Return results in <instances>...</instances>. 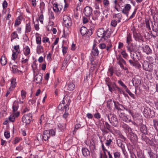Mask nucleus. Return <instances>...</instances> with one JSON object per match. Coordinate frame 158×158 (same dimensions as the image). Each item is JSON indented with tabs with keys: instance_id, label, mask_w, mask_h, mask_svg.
Returning a JSON list of instances; mask_svg holds the SVG:
<instances>
[{
	"instance_id": "nucleus-1",
	"label": "nucleus",
	"mask_w": 158,
	"mask_h": 158,
	"mask_svg": "<svg viewBox=\"0 0 158 158\" xmlns=\"http://www.w3.org/2000/svg\"><path fill=\"white\" fill-rule=\"evenodd\" d=\"M97 33L98 37L102 38H104V40H106L110 38L111 35L110 32L108 29L105 31L102 28L98 29Z\"/></svg>"
},
{
	"instance_id": "nucleus-62",
	"label": "nucleus",
	"mask_w": 158,
	"mask_h": 158,
	"mask_svg": "<svg viewBox=\"0 0 158 158\" xmlns=\"http://www.w3.org/2000/svg\"><path fill=\"white\" fill-rule=\"evenodd\" d=\"M118 83L121 85L122 87H123L124 88L125 87H126V86L125 85V84L121 80H119L118 81Z\"/></svg>"
},
{
	"instance_id": "nucleus-56",
	"label": "nucleus",
	"mask_w": 158,
	"mask_h": 158,
	"mask_svg": "<svg viewBox=\"0 0 158 158\" xmlns=\"http://www.w3.org/2000/svg\"><path fill=\"white\" fill-rule=\"evenodd\" d=\"M121 54L123 55V57L124 58L126 59L127 56V54L126 52L124 51H123L121 52Z\"/></svg>"
},
{
	"instance_id": "nucleus-63",
	"label": "nucleus",
	"mask_w": 158,
	"mask_h": 158,
	"mask_svg": "<svg viewBox=\"0 0 158 158\" xmlns=\"http://www.w3.org/2000/svg\"><path fill=\"white\" fill-rule=\"evenodd\" d=\"M26 92L23 90H22L21 91V96L23 99L24 98L26 97Z\"/></svg>"
},
{
	"instance_id": "nucleus-10",
	"label": "nucleus",
	"mask_w": 158,
	"mask_h": 158,
	"mask_svg": "<svg viewBox=\"0 0 158 158\" xmlns=\"http://www.w3.org/2000/svg\"><path fill=\"white\" fill-rule=\"evenodd\" d=\"M131 8V6L130 4H127L125 5L124 8L122 10V12L128 17L129 11Z\"/></svg>"
},
{
	"instance_id": "nucleus-11",
	"label": "nucleus",
	"mask_w": 158,
	"mask_h": 158,
	"mask_svg": "<svg viewBox=\"0 0 158 158\" xmlns=\"http://www.w3.org/2000/svg\"><path fill=\"white\" fill-rule=\"evenodd\" d=\"M109 43L108 44H107V45L106 44L104 43H102L100 44L99 45V47L101 49H103L105 48H106V50L107 51H108L110 50V48L112 47V44L111 43L110 40H108Z\"/></svg>"
},
{
	"instance_id": "nucleus-3",
	"label": "nucleus",
	"mask_w": 158,
	"mask_h": 158,
	"mask_svg": "<svg viewBox=\"0 0 158 158\" xmlns=\"http://www.w3.org/2000/svg\"><path fill=\"white\" fill-rule=\"evenodd\" d=\"M65 96L62 101V102L60 103L58 106V109L59 110H62L63 111H66L69 110V105L70 104V102H69V99L68 101V102L66 105H64L65 100L66 99Z\"/></svg>"
},
{
	"instance_id": "nucleus-57",
	"label": "nucleus",
	"mask_w": 158,
	"mask_h": 158,
	"mask_svg": "<svg viewBox=\"0 0 158 158\" xmlns=\"http://www.w3.org/2000/svg\"><path fill=\"white\" fill-rule=\"evenodd\" d=\"M145 23L146 27L148 28L149 30H150L151 28L150 26L149 20H146L145 21Z\"/></svg>"
},
{
	"instance_id": "nucleus-48",
	"label": "nucleus",
	"mask_w": 158,
	"mask_h": 158,
	"mask_svg": "<svg viewBox=\"0 0 158 158\" xmlns=\"http://www.w3.org/2000/svg\"><path fill=\"white\" fill-rule=\"evenodd\" d=\"M114 158H120L121 156L120 153L119 152L116 151L114 153Z\"/></svg>"
},
{
	"instance_id": "nucleus-6",
	"label": "nucleus",
	"mask_w": 158,
	"mask_h": 158,
	"mask_svg": "<svg viewBox=\"0 0 158 158\" xmlns=\"http://www.w3.org/2000/svg\"><path fill=\"white\" fill-rule=\"evenodd\" d=\"M32 116L31 113L24 114L22 118L23 122L26 124H29L32 120Z\"/></svg>"
},
{
	"instance_id": "nucleus-20",
	"label": "nucleus",
	"mask_w": 158,
	"mask_h": 158,
	"mask_svg": "<svg viewBox=\"0 0 158 158\" xmlns=\"http://www.w3.org/2000/svg\"><path fill=\"white\" fill-rule=\"evenodd\" d=\"M140 130L142 133L145 135L147 134L148 133L147 127L145 125H142L140 126Z\"/></svg>"
},
{
	"instance_id": "nucleus-17",
	"label": "nucleus",
	"mask_w": 158,
	"mask_h": 158,
	"mask_svg": "<svg viewBox=\"0 0 158 158\" xmlns=\"http://www.w3.org/2000/svg\"><path fill=\"white\" fill-rule=\"evenodd\" d=\"M117 143L118 146L121 148L123 152H124V150H125V143L120 139H118L117 140Z\"/></svg>"
},
{
	"instance_id": "nucleus-53",
	"label": "nucleus",
	"mask_w": 158,
	"mask_h": 158,
	"mask_svg": "<svg viewBox=\"0 0 158 158\" xmlns=\"http://www.w3.org/2000/svg\"><path fill=\"white\" fill-rule=\"evenodd\" d=\"M100 129L104 135L105 134H107L109 133L108 131L106 130L105 127H104L103 128H101Z\"/></svg>"
},
{
	"instance_id": "nucleus-51",
	"label": "nucleus",
	"mask_w": 158,
	"mask_h": 158,
	"mask_svg": "<svg viewBox=\"0 0 158 158\" xmlns=\"http://www.w3.org/2000/svg\"><path fill=\"white\" fill-rule=\"evenodd\" d=\"M137 156L138 158H144V155L141 152H137Z\"/></svg>"
},
{
	"instance_id": "nucleus-14",
	"label": "nucleus",
	"mask_w": 158,
	"mask_h": 158,
	"mask_svg": "<svg viewBox=\"0 0 158 158\" xmlns=\"http://www.w3.org/2000/svg\"><path fill=\"white\" fill-rule=\"evenodd\" d=\"M93 10L89 6H86L84 9V13L86 16H89L92 13Z\"/></svg>"
},
{
	"instance_id": "nucleus-16",
	"label": "nucleus",
	"mask_w": 158,
	"mask_h": 158,
	"mask_svg": "<svg viewBox=\"0 0 158 158\" xmlns=\"http://www.w3.org/2000/svg\"><path fill=\"white\" fill-rule=\"evenodd\" d=\"M115 102L114 101H112L111 99L108 100L107 102V107L110 110H112L114 108Z\"/></svg>"
},
{
	"instance_id": "nucleus-15",
	"label": "nucleus",
	"mask_w": 158,
	"mask_h": 158,
	"mask_svg": "<svg viewBox=\"0 0 158 158\" xmlns=\"http://www.w3.org/2000/svg\"><path fill=\"white\" fill-rule=\"evenodd\" d=\"M133 35L135 40L139 41H143V37L140 33H135Z\"/></svg>"
},
{
	"instance_id": "nucleus-46",
	"label": "nucleus",
	"mask_w": 158,
	"mask_h": 158,
	"mask_svg": "<svg viewBox=\"0 0 158 158\" xmlns=\"http://www.w3.org/2000/svg\"><path fill=\"white\" fill-rule=\"evenodd\" d=\"M129 62L130 64L133 66L135 67L138 66V62L137 61H135L134 60L133 61L131 60H129Z\"/></svg>"
},
{
	"instance_id": "nucleus-23",
	"label": "nucleus",
	"mask_w": 158,
	"mask_h": 158,
	"mask_svg": "<svg viewBox=\"0 0 158 158\" xmlns=\"http://www.w3.org/2000/svg\"><path fill=\"white\" fill-rule=\"evenodd\" d=\"M19 114V112H17L15 113H14V114H11L10 115V117H9V120L12 122H14L15 120V116L16 117H18Z\"/></svg>"
},
{
	"instance_id": "nucleus-40",
	"label": "nucleus",
	"mask_w": 158,
	"mask_h": 158,
	"mask_svg": "<svg viewBox=\"0 0 158 158\" xmlns=\"http://www.w3.org/2000/svg\"><path fill=\"white\" fill-rule=\"evenodd\" d=\"M24 55L26 56L30 54V49L28 46H26L24 48Z\"/></svg>"
},
{
	"instance_id": "nucleus-12",
	"label": "nucleus",
	"mask_w": 158,
	"mask_h": 158,
	"mask_svg": "<svg viewBox=\"0 0 158 158\" xmlns=\"http://www.w3.org/2000/svg\"><path fill=\"white\" fill-rule=\"evenodd\" d=\"M127 47L128 51L131 52L135 51L136 46L132 43H130L128 44Z\"/></svg>"
},
{
	"instance_id": "nucleus-29",
	"label": "nucleus",
	"mask_w": 158,
	"mask_h": 158,
	"mask_svg": "<svg viewBox=\"0 0 158 158\" xmlns=\"http://www.w3.org/2000/svg\"><path fill=\"white\" fill-rule=\"evenodd\" d=\"M36 52L38 54L44 52V49L43 47L40 45H38L37 47Z\"/></svg>"
},
{
	"instance_id": "nucleus-9",
	"label": "nucleus",
	"mask_w": 158,
	"mask_h": 158,
	"mask_svg": "<svg viewBox=\"0 0 158 158\" xmlns=\"http://www.w3.org/2000/svg\"><path fill=\"white\" fill-rule=\"evenodd\" d=\"M131 56L134 61L137 62L139 60L141 57L140 53L137 51L134 52L132 54V53H131Z\"/></svg>"
},
{
	"instance_id": "nucleus-4",
	"label": "nucleus",
	"mask_w": 158,
	"mask_h": 158,
	"mask_svg": "<svg viewBox=\"0 0 158 158\" xmlns=\"http://www.w3.org/2000/svg\"><path fill=\"white\" fill-rule=\"evenodd\" d=\"M55 135V132L53 130H46L43 132L42 139L46 141L48 139L50 136Z\"/></svg>"
},
{
	"instance_id": "nucleus-43",
	"label": "nucleus",
	"mask_w": 158,
	"mask_h": 158,
	"mask_svg": "<svg viewBox=\"0 0 158 158\" xmlns=\"http://www.w3.org/2000/svg\"><path fill=\"white\" fill-rule=\"evenodd\" d=\"M104 127H105V128L107 129L111 133L113 131L111 129V126L107 122H105V126Z\"/></svg>"
},
{
	"instance_id": "nucleus-22",
	"label": "nucleus",
	"mask_w": 158,
	"mask_h": 158,
	"mask_svg": "<svg viewBox=\"0 0 158 158\" xmlns=\"http://www.w3.org/2000/svg\"><path fill=\"white\" fill-rule=\"evenodd\" d=\"M122 127L125 130L126 133L130 132L131 131V129L127 125L123 123L122 125Z\"/></svg>"
},
{
	"instance_id": "nucleus-26",
	"label": "nucleus",
	"mask_w": 158,
	"mask_h": 158,
	"mask_svg": "<svg viewBox=\"0 0 158 158\" xmlns=\"http://www.w3.org/2000/svg\"><path fill=\"white\" fill-rule=\"evenodd\" d=\"M94 15L92 17V19L95 20L98 19L99 17L100 14V12L99 10H96L94 11Z\"/></svg>"
},
{
	"instance_id": "nucleus-54",
	"label": "nucleus",
	"mask_w": 158,
	"mask_h": 158,
	"mask_svg": "<svg viewBox=\"0 0 158 158\" xmlns=\"http://www.w3.org/2000/svg\"><path fill=\"white\" fill-rule=\"evenodd\" d=\"M44 114L41 115L40 116V124H41V123L42 122H44Z\"/></svg>"
},
{
	"instance_id": "nucleus-39",
	"label": "nucleus",
	"mask_w": 158,
	"mask_h": 158,
	"mask_svg": "<svg viewBox=\"0 0 158 158\" xmlns=\"http://www.w3.org/2000/svg\"><path fill=\"white\" fill-rule=\"evenodd\" d=\"M15 81L16 80L14 78H13L11 80V85L10 87V89H11V90L14 89L15 87V84H16Z\"/></svg>"
},
{
	"instance_id": "nucleus-49",
	"label": "nucleus",
	"mask_w": 158,
	"mask_h": 158,
	"mask_svg": "<svg viewBox=\"0 0 158 158\" xmlns=\"http://www.w3.org/2000/svg\"><path fill=\"white\" fill-rule=\"evenodd\" d=\"M141 139L143 140L144 141L146 142H148L149 140L148 138L144 134V135H142Z\"/></svg>"
},
{
	"instance_id": "nucleus-47",
	"label": "nucleus",
	"mask_w": 158,
	"mask_h": 158,
	"mask_svg": "<svg viewBox=\"0 0 158 158\" xmlns=\"http://www.w3.org/2000/svg\"><path fill=\"white\" fill-rule=\"evenodd\" d=\"M13 53L12 54V60H15L17 58V56L19 53L15 52L14 51H12Z\"/></svg>"
},
{
	"instance_id": "nucleus-32",
	"label": "nucleus",
	"mask_w": 158,
	"mask_h": 158,
	"mask_svg": "<svg viewBox=\"0 0 158 158\" xmlns=\"http://www.w3.org/2000/svg\"><path fill=\"white\" fill-rule=\"evenodd\" d=\"M75 87V85L71 82H69L68 84V89L69 90H72L74 89Z\"/></svg>"
},
{
	"instance_id": "nucleus-44",
	"label": "nucleus",
	"mask_w": 158,
	"mask_h": 158,
	"mask_svg": "<svg viewBox=\"0 0 158 158\" xmlns=\"http://www.w3.org/2000/svg\"><path fill=\"white\" fill-rule=\"evenodd\" d=\"M53 10L55 12H57L58 11H60L61 10V8H60H60L59 7V6L57 4H54V7H53Z\"/></svg>"
},
{
	"instance_id": "nucleus-27",
	"label": "nucleus",
	"mask_w": 158,
	"mask_h": 158,
	"mask_svg": "<svg viewBox=\"0 0 158 158\" xmlns=\"http://www.w3.org/2000/svg\"><path fill=\"white\" fill-rule=\"evenodd\" d=\"M148 153L150 158H158V153L157 152L154 153L150 150L148 152Z\"/></svg>"
},
{
	"instance_id": "nucleus-50",
	"label": "nucleus",
	"mask_w": 158,
	"mask_h": 158,
	"mask_svg": "<svg viewBox=\"0 0 158 158\" xmlns=\"http://www.w3.org/2000/svg\"><path fill=\"white\" fill-rule=\"evenodd\" d=\"M11 37L13 38V39H15L16 38L19 39L18 35L15 31L14 32L12 33L11 35Z\"/></svg>"
},
{
	"instance_id": "nucleus-37",
	"label": "nucleus",
	"mask_w": 158,
	"mask_h": 158,
	"mask_svg": "<svg viewBox=\"0 0 158 158\" xmlns=\"http://www.w3.org/2000/svg\"><path fill=\"white\" fill-rule=\"evenodd\" d=\"M31 28L30 26V23L29 21L27 23L26 26V32H29L31 31Z\"/></svg>"
},
{
	"instance_id": "nucleus-8",
	"label": "nucleus",
	"mask_w": 158,
	"mask_h": 158,
	"mask_svg": "<svg viewBox=\"0 0 158 158\" xmlns=\"http://www.w3.org/2000/svg\"><path fill=\"white\" fill-rule=\"evenodd\" d=\"M63 20L64 24L65 27H68L71 26L72 24V21L69 17L67 16H64L63 18Z\"/></svg>"
},
{
	"instance_id": "nucleus-24",
	"label": "nucleus",
	"mask_w": 158,
	"mask_h": 158,
	"mask_svg": "<svg viewBox=\"0 0 158 158\" xmlns=\"http://www.w3.org/2000/svg\"><path fill=\"white\" fill-rule=\"evenodd\" d=\"M35 80L36 81V83L40 84L41 83L43 78L42 76L41 75L37 74L35 76Z\"/></svg>"
},
{
	"instance_id": "nucleus-35",
	"label": "nucleus",
	"mask_w": 158,
	"mask_h": 158,
	"mask_svg": "<svg viewBox=\"0 0 158 158\" xmlns=\"http://www.w3.org/2000/svg\"><path fill=\"white\" fill-rule=\"evenodd\" d=\"M136 123V126L139 127L140 126L143 124V119L140 118H138L135 119Z\"/></svg>"
},
{
	"instance_id": "nucleus-31",
	"label": "nucleus",
	"mask_w": 158,
	"mask_h": 158,
	"mask_svg": "<svg viewBox=\"0 0 158 158\" xmlns=\"http://www.w3.org/2000/svg\"><path fill=\"white\" fill-rule=\"evenodd\" d=\"M143 51L147 54H149L151 52V50L148 45H146L143 48Z\"/></svg>"
},
{
	"instance_id": "nucleus-28",
	"label": "nucleus",
	"mask_w": 158,
	"mask_h": 158,
	"mask_svg": "<svg viewBox=\"0 0 158 158\" xmlns=\"http://www.w3.org/2000/svg\"><path fill=\"white\" fill-rule=\"evenodd\" d=\"M152 25V30L153 31L157 32H158V23L154 22L153 24L152 22L151 21Z\"/></svg>"
},
{
	"instance_id": "nucleus-34",
	"label": "nucleus",
	"mask_w": 158,
	"mask_h": 158,
	"mask_svg": "<svg viewBox=\"0 0 158 158\" xmlns=\"http://www.w3.org/2000/svg\"><path fill=\"white\" fill-rule=\"evenodd\" d=\"M58 127L61 131H63L66 129V124L63 123H60L58 125Z\"/></svg>"
},
{
	"instance_id": "nucleus-33",
	"label": "nucleus",
	"mask_w": 158,
	"mask_h": 158,
	"mask_svg": "<svg viewBox=\"0 0 158 158\" xmlns=\"http://www.w3.org/2000/svg\"><path fill=\"white\" fill-rule=\"evenodd\" d=\"M0 62L2 65H5L7 62L6 58L5 56H2L1 58Z\"/></svg>"
},
{
	"instance_id": "nucleus-5",
	"label": "nucleus",
	"mask_w": 158,
	"mask_h": 158,
	"mask_svg": "<svg viewBox=\"0 0 158 158\" xmlns=\"http://www.w3.org/2000/svg\"><path fill=\"white\" fill-rule=\"evenodd\" d=\"M108 118L110 123L114 126L116 127L118 123V121L116 116L112 114H110L107 116Z\"/></svg>"
},
{
	"instance_id": "nucleus-2",
	"label": "nucleus",
	"mask_w": 158,
	"mask_h": 158,
	"mask_svg": "<svg viewBox=\"0 0 158 158\" xmlns=\"http://www.w3.org/2000/svg\"><path fill=\"white\" fill-rule=\"evenodd\" d=\"M144 116L148 118H152L155 115V112L153 110L149 107H144L143 111Z\"/></svg>"
},
{
	"instance_id": "nucleus-38",
	"label": "nucleus",
	"mask_w": 158,
	"mask_h": 158,
	"mask_svg": "<svg viewBox=\"0 0 158 158\" xmlns=\"http://www.w3.org/2000/svg\"><path fill=\"white\" fill-rule=\"evenodd\" d=\"M126 39V42L128 44L131 43V42L132 41L131 35L130 33L127 34Z\"/></svg>"
},
{
	"instance_id": "nucleus-55",
	"label": "nucleus",
	"mask_w": 158,
	"mask_h": 158,
	"mask_svg": "<svg viewBox=\"0 0 158 158\" xmlns=\"http://www.w3.org/2000/svg\"><path fill=\"white\" fill-rule=\"evenodd\" d=\"M117 21L115 20H113L111 22V24L114 27H115L117 25Z\"/></svg>"
},
{
	"instance_id": "nucleus-19",
	"label": "nucleus",
	"mask_w": 158,
	"mask_h": 158,
	"mask_svg": "<svg viewBox=\"0 0 158 158\" xmlns=\"http://www.w3.org/2000/svg\"><path fill=\"white\" fill-rule=\"evenodd\" d=\"M19 107V103L16 100L14 102L12 106L13 112L14 114L15 113V112L17 110Z\"/></svg>"
},
{
	"instance_id": "nucleus-61",
	"label": "nucleus",
	"mask_w": 158,
	"mask_h": 158,
	"mask_svg": "<svg viewBox=\"0 0 158 158\" xmlns=\"http://www.w3.org/2000/svg\"><path fill=\"white\" fill-rule=\"evenodd\" d=\"M4 135L5 137L7 139L9 138L10 137V133L8 131L5 132Z\"/></svg>"
},
{
	"instance_id": "nucleus-58",
	"label": "nucleus",
	"mask_w": 158,
	"mask_h": 158,
	"mask_svg": "<svg viewBox=\"0 0 158 158\" xmlns=\"http://www.w3.org/2000/svg\"><path fill=\"white\" fill-rule=\"evenodd\" d=\"M113 83L111 82L110 83H107V85L108 86L109 88V90L111 92H112V86Z\"/></svg>"
},
{
	"instance_id": "nucleus-59",
	"label": "nucleus",
	"mask_w": 158,
	"mask_h": 158,
	"mask_svg": "<svg viewBox=\"0 0 158 158\" xmlns=\"http://www.w3.org/2000/svg\"><path fill=\"white\" fill-rule=\"evenodd\" d=\"M20 140V139L18 137L15 138L14 140L13 144H16L17 143L19 142Z\"/></svg>"
},
{
	"instance_id": "nucleus-21",
	"label": "nucleus",
	"mask_w": 158,
	"mask_h": 158,
	"mask_svg": "<svg viewBox=\"0 0 158 158\" xmlns=\"http://www.w3.org/2000/svg\"><path fill=\"white\" fill-rule=\"evenodd\" d=\"M130 139L133 143L137 141L138 138L137 135L133 133H130Z\"/></svg>"
},
{
	"instance_id": "nucleus-45",
	"label": "nucleus",
	"mask_w": 158,
	"mask_h": 158,
	"mask_svg": "<svg viewBox=\"0 0 158 158\" xmlns=\"http://www.w3.org/2000/svg\"><path fill=\"white\" fill-rule=\"evenodd\" d=\"M38 35H39V34L38 33H36V43L37 44H41V38L39 36H37Z\"/></svg>"
},
{
	"instance_id": "nucleus-18",
	"label": "nucleus",
	"mask_w": 158,
	"mask_h": 158,
	"mask_svg": "<svg viewBox=\"0 0 158 158\" xmlns=\"http://www.w3.org/2000/svg\"><path fill=\"white\" fill-rule=\"evenodd\" d=\"M96 44H94L93 45L92 52L93 55L94 56H97L99 54V52L98 48L96 47Z\"/></svg>"
},
{
	"instance_id": "nucleus-42",
	"label": "nucleus",
	"mask_w": 158,
	"mask_h": 158,
	"mask_svg": "<svg viewBox=\"0 0 158 158\" xmlns=\"http://www.w3.org/2000/svg\"><path fill=\"white\" fill-rule=\"evenodd\" d=\"M22 18V17L21 16H19L18 17L15 22V26H18L21 23V19Z\"/></svg>"
},
{
	"instance_id": "nucleus-36",
	"label": "nucleus",
	"mask_w": 158,
	"mask_h": 158,
	"mask_svg": "<svg viewBox=\"0 0 158 158\" xmlns=\"http://www.w3.org/2000/svg\"><path fill=\"white\" fill-rule=\"evenodd\" d=\"M87 30V29L86 27H82L81 28L80 31L81 34L82 35H84L86 34Z\"/></svg>"
},
{
	"instance_id": "nucleus-52",
	"label": "nucleus",
	"mask_w": 158,
	"mask_h": 158,
	"mask_svg": "<svg viewBox=\"0 0 158 158\" xmlns=\"http://www.w3.org/2000/svg\"><path fill=\"white\" fill-rule=\"evenodd\" d=\"M114 68L111 67L109 69L108 72L110 73V76H112L113 75V73L114 72Z\"/></svg>"
},
{
	"instance_id": "nucleus-13",
	"label": "nucleus",
	"mask_w": 158,
	"mask_h": 158,
	"mask_svg": "<svg viewBox=\"0 0 158 158\" xmlns=\"http://www.w3.org/2000/svg\"><path fill=\"white\" fill-rule=\"evenodd\" d=\"M119 116L125 122H128L131 121L130 117L124 113H121L119 115Z\"/></svg>"
},
{
	"instance_id": "nucleus-7",
	"label": "nucleus",
	"mask_w": 158,
	"mask_h": 158,
	"mask_svg": "<svg viewBox=\"0 0 158 158\" xmlns=\"http://www.w3.org/2000/svg\"><path fill=\"white\" fill-rule=\"evenodd\" d=\"M142 64L143 69L145 71L151 72L153 70L152 65L150 64L148 61H144Z\"/></svg>"
},
{
	"instance_id": "nucleus-30",
	"label": "nucleus",
	"mask_w": 158,
	"mask_h": 158,
	"mask_svg": "<svg viewBox=\"0 0 158 158\" xmlns=\"http://www.w3.org/2000/svg\"><path fill=\"white\" fill-rule=\"evenodd\" d=\"M120 107L124 108L125 109V108L122 105L120 104L118 102H115L114 106V109H116L118 110H121L122 109L120 108Z\"/></svg>"
},
{
	"instance_id": "nucleus-60",
	"label": "nucleus",
	"mask_w": 158,
	"mask_h": 158,
	"mask_svg": "<svg viewBox=\"0 0 158 158\" xmlns=\"http://www.w3.org/2000/svg\"><path fill=\"white\" fill-rule=\"evenodd\" d=\"M19 45L15 46H14V49L16 51V52H15L19 53Z\"/></svg>"
},
{
	"instance_id": "nucleus-25",
	"label": "nucleus",
	"mask_w": 158,
	"mask_h": 158,
	"mask_svg": "<svg viewBox=\"0 0 158 158\" xmlns=\"http://www.w3.org/2000/svg\"><path fill=\"white\" fill-rule=\"evenodd\" d=\"M82 152L83 156L86 157L89 155L90 154L89 150L85 148H82Z\"/></svg>"
},
{
	"instance_id": "nucleus-64",
	"label": "nucleus",
	"mask_w": 158,
	"mask_h": 158,
	"mask_svg": "<svg viewBox=\"0 0 158 158\" xmlns=\"http://www.w3.org/2000/svg\"><path fill=\"white\" fill-rule=\"evenodd\" d=\"M7 6V3L6 0H4L2 3V6L3 9L6 8Z\"/></svg>"
},
{
	"instance_id": "nucleus-41",
	"label": "nucleus",
	"mask_w": 158,
	"mask_h": 158,
	"mask_svg": "<svg viewBox=\"0 0 158 158\" xmlns=\"http://www.w3.org/2000/svg\"><path fill=\"white\" fill-rule=\"evenodd\" d=\"M153 121V127L156 130L158 131V120L154 119Z\"/></svg>"
}]
</instances>
